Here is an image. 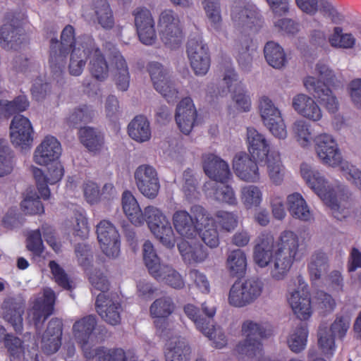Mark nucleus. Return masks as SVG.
Listing matches in <instances>:
<instances>
[{
  "label": "nucleus",
  "instance_id": "44",
  "mask_svg": "<svg viewBox=\"0 0 361 361\" xmlns=\"http://www.w3.org/2000/svg\"><path fill=\"white\" fill-rule=\"evenodd\" d=\"M78 137L80 142L90 152H99L104 147L103 135L93 128H81L78 132Z\"/></svg>",
  "mask_w": 361,
  "mask_h": 361
},
{
  "label": "nucleus",
  "instance_id": "50",
  "mask_svg": "<svg viewBox=\"0 0 361 361\" xmlns=\"http://www.w3.org/2000/svg\"><path fill=\"white\" fill-rule=\"evenodd\" d=\"M157 274L158 276H152V277L173 288L180 289L185 286V281L182 276L169 265L164 264L158 270Z\"/></svg>",
  "mask_w": 361,
  "mask_h": 361
},
{
  "label": "nucleus",
  "instance_id": "48",
  "mask_svg": "<svg viewBox=\"0 0 361 361\" xmlns=\"http://www.w3.org/2000/svg\"><path fill=\"white\" fill-rule=\"evenodd\" d=\"M226 269L231 276H242L247 267V258L245 252L240 249L231 251L226 262Z\"/></svg>",
  "mask_w": 361,
  "mask_h": 361
},
{
  "label": "nucleus",
  "instance_id": "27",
  "mask_svg": "<svg viewBox=\"0 0 361 361\" xmlns=\"http://www.w3.org/2000/svg\"><path fill=\"white\" fill-rule=\"evenodd\" d=\"M203 169L205 174L214 182H226L231 176L228 164L212 153L204 155Z\"/></svg>",
  "mask_w": 361,
  "mask_h": 361
},
{
  "label": "nucleus",
  "instance_id": "41",
  "mask_svg": "<svg viewBox=\"0 0 361 361\" xmlns=\"http://www.w3.org/2000/svg\"><path fill=\"white\" fill-rule=\"evenodd\" d=\"M298 6L305 13L314 14L318 11L324 12L333 20L341 19L340 13L333 4V0H295Z\"/></svg>",
  "mask_w": 361,
  "mask_h": 361
},
{
  "label": "nucleus",
  "instance_id": "35",
  "mask_svg": "<svg viewBox=\"0 0 361 361\" xmlns=\"http://www.w3.org/2000/svg\"><path fill=\"white\" fill-rule=\"evenodd\" d=\"M86 49H91L90 56V69L92 75L98 80H104L109 75L107 63L100 50L96 47L92 38L87 39Z\"/></svg>",
  "mask_w": 361,
  "mask_h": 361
},
{
  "label": "nucleus",
  "instance_id": "63",
  "mask_svg": "<svg viewBox=\"0 0 361 361\" xmlns=\"http://www.w3.org/2000/svg\"><path fill=\"white\" fill-rule=\"evenodd\" d=\"M14 167L11 149L5 140H0V177L10 174Z\"/></svg>",
  "mask_w": 361,
  "mask_h": 361
},
{
  "label": "nucleus",
  "instance_id": "19",
  "mask_svg": "<svg viewBox=\"0 0 361 361\" xmlns=\"http://www.w3.org/2000/svg\"><path fill=\"white\" fill-rule=\"evenodd\" d=\"M62 153L60 142L52 135H47L34 150L32 161L39 166H47L57 161Z\"/></svg>",
  "mask_w": 361,
  "mask_h": 361
},
{
  "label": "nucleus",
  "instance_id": "16",
  "mask_svg": "<svg viewBox=\"0 0 361 361\" xmlns=\"http://www.w3.org/2000/svg\"><path fill=\"white\" fill-rule=\"evenodd\" d=\"M224 81L232 93V101L235 109L239 112H248L252 107V101L248 91L238 80L232 68L226 70Z\"/></svg>",
  "mask_w": 361,
  "mask_h": 361
},
{
  "label": "nucleus",
  "instance_id": "1",
  "mask_svg": "<svg viewBox=\"0 0 361 361\" xmlns=\"http://www.w3.org/2000/svg\"><path fill=\"white\" fill-rule=\"evenodd\" d=\"M300 175L308 187L332 210L335 218L342 220L351 214L350 203L338 201L340 194L345 189L344 185L329 182L320 171L305 163L300 166Z\"/></svg>",
  "mask_w": 361,
  "mask_h": 361
},
{
  "label": "nucleus",
  "instance_id": "53",
  "mask_svg": "<svg viewBox=\"0 0 361 361\" xmlns=\"http://www.w3.org/2000/svg\"><path fill=\"white\" fill-rule=\"evenodd\" d=\"M240 197L244 207L250 209L261 204L263 200V193L259 187L249 185L241 188Z\"/></svg>",
  "mask_w": 361,
  "mask_h": 361
},
{
  "label": "nucleus",
  "instance_id": "60",
  "mask_svg": "<svg viewBox=\"0 0 361 361\" xmlns=\"http://www.w3.org/2000/svg\"><path fill=\"white\" fill-rule=\"evenodd\" d=\"M307 329L304 326H300L293 329L288 338V345L294 353H300L305 349L307 344Z\"/></svg>",
  "mask_w": 361,
  "mask_h": 361
},
{
  "label": "nucleus",
  "instance_id": "51",
  "mask_svg": "<svg viewBox=\"0 0 361 361\" xmlns=\"http://www.w3.org/2000/svg\"><path fill=\"white\" fill-rule=\"evenodd\" d=\"M329 44L336 49H350L354 48L356 39L349 32H344L342 27H335L328 37Z\"/></svg>",
  "mask_w": 361,
  "mask_h": 361
},
{
  "label": "nucleus",
  "instance_id": "39",
  "mask_svg": "<svg viewBox=\"0 0 361 361\" xmlns=\"http://www.w3.org/2000/svg\"><path fill=\"white\" fill-rule=\"evenodd\" d=\"M286 204L290 215L303 221L313 219V213L306 200L299 192H293L287 196Z\"/></svg>",
  "mask_w": 361,
  "mask_h": 361
},
{
  "label": "nucleus",
  "instance_id": "26",
  "mask_svg": "<svg viewBox=\"0 0 361 361\" xmlns=\"http://www.w3.org/2000/svg\"><path fill=\"white\" fill-rule=\"evenodd\" d=\"M96 307L98 314L107 323L116 325L121 321V305L115 295L99 293L97 297Z\"/></svg>",
  "mask_w": 361,
  "mask_h": 361
},
{
  "label": "nucleus",
  "instance_id": "61",
  "mask_svg": "<svg viewBox=\"0 0 361 361\" xmlns=\"http://www.w3.org/2000/svg\"><path fill=\"white\" fill-rule=\"evenodd\" d=\"M28 106L29 102L25 95H20L11 102L2 99L0 100V113L8 116L25 111Z\"/></svg>",
  "mask_w": 361,
  "mask_h": 361
},
{
  "label": "nucleus",
  "instance_id": "54",
  "mask_svg": "<svg viewBox=\"0 0 361 361\" xmlns=\"http://www.w3.org/2000/svg\"><path fill=\"white\" fill-rule=\"evenodd\" d=\"M264 56L268 63L275 68H282L286 63L283 48L274 42H269L264 47Z\"/></svg>",
  "mask_w": 361,
  "mask_h": 361
},
{
  "label": "nucleus",
  "instance_id": "36",
  "mask_svg": "<svg viewBox=\"0 0 361 361\" xmlns=\"http://www.w3.org/2000/svg\"><path fill=\"white\" fill-rule=\"evenodd\" d=\"M164 354L166 361H190L191 348L185 339L173 337L166 343Z\"/></svg>",
  "mask_w": 361,
  "mask_h": 361
},
{
  "label": "nucleus",
  "instance_id": "37",
  "mask_svg": "<svg viewBox=\"0 0 361 361\" xmlns=\"http://www.w3.org/2000/svg\"><path fill=\"white\" fill-rule=\"evenodd\" d=\"M4 319L8 322L16 333L23 331V314L24 305L13 299L5 300L1 307Z\"/></svg>",
  "mask_w": 361,
  "mask_h": 361
},
{
  "label": "nucleus",
  "instance_id": "8",
  "mask_svg": "<svg viewBox=\"0 0 361 361\" xmlns=\"http://www.w3.org/2000/svg\"><path fill=\"white\" fill-rule=\"evenodd\" d=\"M264 290V283L257 278L238 281L231 286L228 302L234 307H244L255 302Z\"/></svg>",
  "mask_w": 361,
  "mask_h": 361
},
{
  "label": "nucleus",
  "instance_id": "59",
  "mask_svg": "<svg viewBox=\"0 0 361 361\" xmlns=\"http://www.w3.org/2000/svg\"><path fill=\"white\" fill-rule=\"evenodd\" d=\"M212 342L214 348L221 349L226 346L228 339L224 331L219 326L209 324V322L200 331Z\"/></svg>",
  "mask_w": 361,
  "mask_h": 361
},
{
  "label": "nucleus",
  "instance_id": "28",
  "mask_svg": "<svg viewBox=\"0 0 361 361\" xmlns=\"http://www.w3.org/2000/svg\"><path fill=\"white\" fill-rule=\"evenodd\" d=\"M197 118V109L193 100L186 97L182 99L177 104L175 120L180 130L189 134L193 128Z\"/></svg>",
  "mask_w": 361,
  "mask_h": 361
},
{
  "label": "nucleus",
  "instance_id": "2",
  "mask_svg": "<svg viewBox=\"0 0 361 361\" xmlns=\"http://www.w3.org/2000/svg\"><path fill=\"white\" fill-rule=\"evenodd\" d=\"M96 325V319L92 315L82 317L76 320L73 325V338L81 346L87 361H136L132 353H126L121 348L92 349V345L94 343L92 333Z\"/></svg>",
  "mask_w": 361,
  "mask_h": 361
},
{
  "label": "nucleus",
  "instance_id": "25",
  "mask_svg": "<svg viewBox=\"0 0 361 361\" xmlns=\"http://www.w3.org/2000/svg\"><path fill=\"white\" fill-rule=\"evenodd\" d=\"M134 16L140 40L145 44H152L157 39V35L151 12L147 8H138L135 11Z\"/></svg>",
  "mask_w": 361,
  "mask_h": 361
},
{
  "label": "nucleus",
  "instance_id": "23",
  "mask_svg": "<svg viewBox=\"0 0 361 361\" xmlns=\"http://www.w3.org/2000/svg\"><path fill=\"white\" fill-rule=\"evenodd\" d=\"M10 137L13 145L22 149L30 147L33 141V128L30 120L23 116H15L10 126Z\"/></svg>",
  "mask_w": 361,
  "mask_h": 361
},
{
  "label": "nucleus",
  "instance_id": "5",
  "mask_svg": "<svg viewBox=\"0 0 361 361\" xmlns=\"http://www.w3.org/2000/svg\"><path fill=\"white\" fill-rule=\"evenodd\" d=\"M333 71L324 63L316 66L314 75L307 77L304 80L305 88L314 92L320 102L326 110L331 114L336 113L339 107V102L332 91L326 86V83L332 81Z\"/></svg>",
  "mask_w": 361,
  "mask_h": 361
},
{
  "label": "nucleus",
  "instance_id": "29",
  "mask_svg": "<svg viewBox=\"0 0 361 361\" xmlns=\"http://www.w3.org/2000/svg\"><path fill=\"white\" fill-rule=\"evenodd\" d=\"M256 161L251 159L245 152H238L233 160V169L236 176L247 182L256 183L260 174Z\"/></svg>",
  "mask_w": 361,
  "mask_h": 361
},
{
  "label": "nucleus",
  "instance_id": "31",
  "mask_svg": "<svg viewBox=\"0 0 361 361\" xmlns=\"http://www.w3.org/2000/svg\"><path fill=\"white\" fill-rule=\"evenodd\" d=\"M247 144L251 157L256 161H264L271 153L265 136L255 128H247Z\"/></svg>",
  "mask_w": 361,
  "mask_h": 361
},
{
  "label": "nucleus",
  "instance_id": "3",
  "mask_svg": "<svg viewBox=\"0 0 361 361\" xmlns=\"http://www.w3.org/2000/svg\"><path fill=\"white\" fill-rule=\"evenodd\" d=\"M172 221L175 231L183 238L178 247L183 260L190 264L203 262L208 253L198 240L195 216L185 210H177L172 215Z\"/></svg>",
  "mask_w": 361,
  "mask_h": 361
},
{
  "label": "nucleus",
  "instance_id": "11",
  "mask_svg": "<svg viewBox=\"0 0 361 361\" xmlns=\"http://www.w3.org/2000/svg\"><path fill=\"white\" fill-rule=\"evenodd\" d=\"M234 25L245 31L258 32L264 25V19L257 7L251 4L235 5L231 11Z\"/></svg>",
  "mask_w": 361,
  "mask_h": 361
},
{
  "label": "nucleus",
  "instance_id": "43",
  "mask_svg": "<svg viewBox=\"0 0 361 361\" xmlns=\"http://www.w3.org/2000/svg\"><path fill=\"white\" fill-rule=\"evenodd\" d=\"M207 24L211 30L219 33L223 28V18L219 0H202Z\"/></svg>",
  "mask_w": 361,
  "mask_h": 361
},
{
  "label": "nucleus",
  "instance_id": "18",
  "mask_svg": "<svg viewBox=\"0 0 361 361\" xmlns=\"http://www.w3.org/2000/svg\"><path fill=\"white\" fill-rule=\"evenodd\" d=\"M287 299L293 313L298 318L301 320H307L312 316L313 310L310 295L307 286L304 282L300 283L296 289L289 290Z\"/></svg>",
  "mask_w": 361,
  "mask_h": 361
},
{
  "label": "nucleus",
  "instance_id": "32",
  "mask_svg": "<svg viewBox=\"0 0 361 361\" xmlns=\"http://www.w3.org/2000/svg\"><path fill=\"white\" fill-rule=\"evenodd\" d=\"M61 322L57 319H51L42 336V350L48 355L55 353L61 345Z\"/></svg>",
  "mask_w": 361,
  "mask_h": 361
},
{
  "label": "nucleus",
  "instance_id": "49",
  "mask_svg": "<svg viewBox=\"0 0 361 361\" xmlns=\"http://www.w3.org/2000/svg\"><path fill=\"white\" fill-rule=\"evenodd\" d=\"M112 62L115 64L116 68L115 73L116 85L120 90L126 91L130 84V75L126 60L119 51H115Z\"/></svg>",
  "mask_w": 361,
  "mask_h": 361
},
{
  "label": "nucleus",
  "instance_id": "55",
  "mask_svg": "<svg viewBox=\"0 0 361 361\" xmlns=\"http://www.w3.org/2000/svg\"><path fill=\"white\" fill-rule=\"evenodd\" d=\"M327 269V257L322 252H316L310 257L308 271L313 283L318 281Z\"/></svg>",
  "mask_w": 361,
  "mask_h": 361
},
{
  "label": "nucleus",
  "instance_id": "46",
  "mask_svg": "<svg viewBox=\"0 0 361 361\" xmlns=\"http://www.w3.org/2000/svg\"><path fill=\"white\" fill-rule=\"evenodd\" d=\"M129 136L136 142H144L151 137L150 125L146 117L136 116L128 125Z\"/></svg>",
  "mask_w": 361,
  "mask_h": 361
},
{
  "label": "nucleus",
  "instance_id": "47",
  "mask_svg": "<svg viewBox=\"0 0 361 361\" xmlns=\"http://www.w3.org/2000/svg\"><path fill=\"white\" fill-rule=\"evenodd\" d=\"M267 160V172L271 183L275 185H280L283 182L286 169L282 164L280 155L278 152H271Z\"/></svg>",
  "mask_w": 361,
  "mask_h": 361
},
{
  "label": "nucleus",
  "instance_id": "12",
  "mask_svg": "<svg viewBox=\"0 0 361 361\" xmlns=\"http://www.w3.org/2000/svg\"><path fill=\"white\" fill-rule=\"evenodd\" d=\"M147 69L154 89L168 102H174L178 92L171 79L169 70L157 62L149 63Z\"/></svg>",
  "mask_w": 361,
  "mask_h": 361
},
{
  "label": "nucleus",
  "instance_id": "58",
  "mask_svg": "<svg viewBox=\"0 0 361 361\" xmlns=\"http://www.w3.org/2000/svg\"><path fill=\"white\" fill-rule=\"evenodd\" d=\"M95 19L104 29H111L114 25L112 11L106 1H100L94 5Z\"/></svg>",
  "mask_w": 361,
  "mask_h": 361
},
{
  "label": "nucleus",
  "instance_id": "7",
  "mask_svg": "<svg viewBox=\"0 0 361 361\" xmlns=\"http://www.w3.org/2000/svg\"><path fill=\"white\" fill-rule=\"evenodd\" d=\"M258 111L263 125L274 137L279 140L287 137L286 125L282 114L268 96L259 97Z\"/></svg>",
  "mask_w": 361,
  "mask_h": 361
},
{
  "label": "nucleus",
  "instance_id": "13",
  "mask_svg": "<svg viewBox=\"0 0 361 361\" xmlns=\"http://www.w3.org/2000/svg\"><path fill=\"white\" fill-rule=\"evenodd\" d=\"M97 239L102 252L109 258H116L120 254V235L109 221L102 220L97 226Z\"/></svg>",
  "mask_w": 361,
  "mask_h": 361
},
{
  "label": "nucleus",
  "instance_id": "10",
  "mask_svg": "<svg viewBox=\"0 0 361 361\" xmlns=\"http://www.w3.org/2000/svg\"><path fill=\"white\" fill-rule=\"evenodd\" d=\"M313 143L316 156L322 164L333 168L342 164L341 152L332 135L319 133L314 136Z\"/></svg>",
  "mask_w": 361,
  "mask_h": 361
},
{
  "label": "nucleus",
  "instance_id": "20",
  "mask_svg": "<svg viewBox=\"0 0 361 361\" xmlns=\"http://www.w3.org/2000/svg\"><path fill=\"white\" fill-rule=\"evenodd\" d=\"M88 38L90 37H87L75 41L74 39L73 27L71 25L65 27L61 33V43L54 39L51 40L50 55V63L51 65H63L67 54L72 50L75 42L78 41L85 42H87Z\"/></svg>",
  "mask_w": 361,
  "mask_h": 361
},
{
  "label": "nucleus",
  "instance_id": "57",
  "mask_svg": "<svg viewBox=\"0 0 361 361\" xmlns=\"http://www.w3.org/2000/svg\"><path fill=\"white\" fill-rule=\"evenodd\" d=\"M175 305L170 297H161L155 300L149 307L150 316L156 319L168 317L174 310Z\"/></svg>",
  "mask_w": 361,
  "mask_h": 361
},
{
  "label": "nucleus",
  "instance_id": "62",
  "mask_svg": "<svg viewBox=\"0 0 361 361\" xmlns=\"http://www.w3.org/2000/svg\"><path fill=\"white\" fill-rule=\"evenodd\" d=\"M22 209L27 214H40L44 212V207L39 196L32 190H28L21 202Z\"/></svg>",
  "mask_w": 361,
  "mask_h": 361
},
{
  "label": "nucleus",
  "instance_id": "64",
  "mask_svg": "<svg viewBox=\"0 0 361 361\" xmlns=\"http://www.w3.org/2000/svg\"><path fill=\"white\" fill-rule=\"evenodd\" d=\"M241 333L245 339H259L265 336V327L263 324L247 320L242 324Z\"/></svg>",
  "mask_w": 361,
  "mask_h": 361
},
{
  "label": "nucleus",
  "instance_id": "6",
  "mask_svg": "<svg viewBox=\"0 0 361 361\" xmlns=\"http://www.w3.org/2000/svg\"><path fill=\"white\" fill-rule=\"evenodd\" d=\"M145 221L154 236L164 246L171 248L176 243V236L169 217L160 209L148 206L145 208Z\"/></svg>",
  "mask_w": 361,
  "mask_h": 361
},
{
  "label": "nucleus",
  "instance_id": "42",
  "mask_svg": "<svg viewBox=\"0 0 361 361\" xmlns=\"http://www.w3.org/2000/svg\"><path fill=\"white\" fill-rule=\"evenodd\" d=\"M123 211L128 219L135 226H141L145 220V211L142 212L136 198L130 191L122 194Z\"/></svg>",
  "mask_w": 361,
  "mask_h": 361
},
{
  "label": "nucleus",
  "instance_id": "9",
  "mask_svg": "<svg viewBox=\"0 0 361 361\" xmlns=\"http://www.w3.org/2000/svg\"><path fill=\"white\" fill-rule=\"evenodd\" d=\"M158 30L161 41L171 49L178 47L183 42L180 19L178 15L172 10H164L160 13Z\"/></svg>",
  "mask_w": 361,
  "mask_h": 361
},
{
  "label": "nucleus",
  "instance_id": "14",
  "mask_svg": "<svg viewBox=\"0 0 361 361\" xmlns=\"http://www.w3.org/2000/svg\"><path fill=\"white\" fill-rule=\"evenodd\" d=\"M191 212L197 223L198 235L209 247H216L219 244V238L214 220L201 206H193Z\"/></svg>",
  "mask_w": 361,
  "mask_h": 361
},
{
  "label": "nucleus",
  "instance_id": "21",
  "mask_svg": "<svg viewBox=\"0 0 361 361\" xmlns=\"http://www.w3.org/2000/svg\"><path fill=\"white\" fill-rule=\"evenodd\" d=\"M55 300V293L49 288L43 289L42 293L33 298L29 317L34 321L35 325L44 322L52 314Z\"/></svg>",
  "mask_w": 361,
  "mask_h": 361
},
{
  "label": "nucleus",
  "instance_id": "33",
  "mask_svg": "<svg viewBox=\"0 0 361 361\" xmlns=\"http://www.w3.org/2000/svg\"><path fill=\"white\" fill-rule=\"evenodd\" d=\"M5 347L7 348L10 357L17 361H38L36 350H32L27 348L18 337L8 334L5 338Z\"/></svg>",
  "mask_w": 361,
  "mask_h": 361
},
{
  "label": "nucleus",
  "instance_id": "56",
  "mask_svg": "<svg viewBox=\"0 0 361 361\" xmlns=\"http://www.w3.org/2000/svg\"><path fill=\"white\" fill-rule=\"evenodd\" d=\"M263 345L259 339H245L239 342L235 352L242 357L254 358L262 355Z\"/></svg>",
  "mask_w": 361,
  "mask_h": 361
},
{
  "label": "nucleus",
  "instance_id": "17",
  "mask_svg": "<svg viewBox=\"0 0 361 361\" xmlns=\"http://www.w3.org/2000/svg\"><path fill=\"white\" fill-rule=\"evenodd\" d=\"M53 164L48 168L46 175L39 168L36 166L31 168L37 190L41 197L45 200H49L51 196V192L47 184L54 185L59 183L64 175V168L62 164L58 161L53 162Z\"/></svg>",
  "mask_w": 361,
  "mask_h": 361
},
{
  "label": "nucleus",
  "instance_id": "45",
  "mask_svg": "<svg viewBox=\"0 0 361 361\" xmlns=\"http://www.w3.org/2000/svg\"><path fill=\"white\" fill-rule=\"evenodd\" d=\"M291 131L299 146L305 149L310 148L312 146L314 137H313L311 125L306 121H295L293 123Z\"/></svg>",
  "mask_w": 361,
  "mask_h": 361
},
{
  "label": "nucleus",
  "instance_id": "52",
  "mask_svg": "<svg viewBox=\"0 0 361 361\" xmlns=\"http://www.w3.org/2000/svg\"><path fill=\"white\" fill-rule=\"evenodd\" d=\"M142 256L149 274L158 276V270L164 264L161 263L153 244L146 240L142 245Z\"/></svg>",
  "mask_w": 361,
  "mask_h": 361
},
{
  "label": "nucleus",
  "instance_id": "22",
  "mask_svg": "<svg viewBox=\"0 0 361 361\" xmlns=\"http://www.w3.org/2000/svg\"><path fill=\"white\" fill-rule=\"evenodd\" d=\"M188 56L197 75H205L210 67V58L206 44L201 39H190L188 43Z\"/></svg>",
  "mask_w": 361,
  "mask_h": 361
},
{
  "label": "nucleus",
  "instance_id": "30",
  "mask_svg": "<svg viewBox=\"0 0 361 361\" xmlns=\"http://www.w3.org/2000/svg\"><path fill=\"white\" fill-rule=\"evenodd\" d=\"M274 238L270 233H262L258 237L253 250V261L259 267H267L270 262L273 264V248ZM271 265H270V267Z\"/></svg>",
  "mask_w": 361,
  "mask_h": 361
},
{
  "label": "nucleus",
  "instance_id": "4",
  "mask_svg": "<svg viewBox=\"0 0 361 361\" xmlns=\"http://www.w3.org/2000/svg\"><path fill=\"white\" fill-rule=\"evenodd\" d=\"M277 250L271 267V276L282 280L288 273L294 260L301 259L305 254L304 240L293 231L286 230L281 233L277 240Z\"/></svg>",
  "mask_w": 361,
  "mask_h": 361
},
{
  "label": "nucleus",
  "instance_id": "34",
  "mask_svg": "<svg viewBox=\"0 0 361 361\" xmlns=\"http://www.w3.org/2000/svg\"><path fill=\"white\" fill-rule=\"evenodd\" d=\"M203 190L207 197L219 202L228 204L236 203V197L233 189L226 182L209 180L204 185Z\"/></svg>",
  "mask_w": 361,
  "mask_h": 361
},
{
  "label": "nucleus",
  "instance_id": "15",
  "mask_svg": "<svg viewBox=\"0 0 361 361\" xmlns=\"http://www.w3.org/2000/svg\"><path fill=\"white\" fill-rule=\"evenodd\" d=\"M135 184L140 192L148 199H154L159 194L160 182L157 170L148 164H142L135 171Z\"/></svg>",
  "mask_w": 361,
  "mask_h": 361
},
{
  "label": "nucleus",
  "instance_id": "24",
  "mask_svg": "<svg viewBox=\"0 0 361 361\" xmlns=\"http://www.w3.org/2000/svg\"><path fill=\"white\" fill-rule=\"evenodd\" d=\"M292 106L301 117L312 121H319L323 116L321 107L314 98L303 94H298L293 97Z\"/></svg>",
  "mask_w": 361,
  "mask_h": 361
},
{
  "label": "nucleus",
  "instance_id": "40",
  "mask_svg": "<svg viewBox=\"0 0 361 361\" xmlns=\"http://www.w3.org/2000/svg\"><path fill=\"white\" fill-rule=\"evenodd\" d=\"M68 71L71 75L78 76L82 73L86 64V60L90 59L91 49H86V43L81 41L75 42L71 50Z\"/></svg>",
  "mask_w": 361,
  "mask_h": 361
},
{
  "label": "nucleus",
  "instance_id": "38",
  "mask_svg": "<svg viewBox=\"0 0 361 361\" xmlns=\"http://www.w3.org/2000/svg\"><path fill=\"white\" fill-rule=\"evenodd\" d=\"M15 23H6L0 27V46L4 49H16L25 41L22 28Z\"/></svg>",
  "mask_w": 361,
  "mask_h": 361
}]
</instances>
